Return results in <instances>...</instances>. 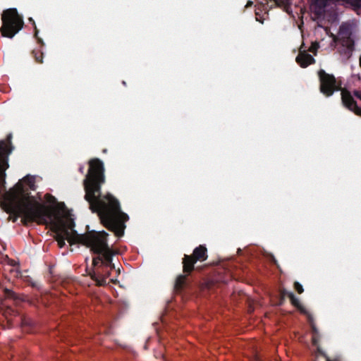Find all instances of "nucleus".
Listing matches in <instances>:
<instances>
[{
  "label": "nucleus",
  "instance_id": "obj_11",
  "mask_svg": "<svg viewBox=\"0 0 361 361\" xmlns=\"http://www.w3.org/2000/svg\"><path fill=\"white\" fill-rule=\"evenodd\" d=\"M185 274L178 275L174 283V290L177 293H180L186 287H188L189 284L188 276L190 274L184 273Z\"/></svg>",
  "mask_w": 361,
  "mask_h": 361
},
{
  "label": "nucleus",
  "instance_id": "obj_30",
  "mask_svg": "<svg viewBox=\"0 0 361 361\" xmlns=\"http://www.w3.org/2000/svg\"><path fill=\"white\" fill-rule=\"evenodd\" d=\"M11 264L12 266H15V265H16V262H15V261H13V260H11Z\"/></svg>",
  "mask_w": 361,
  "mask_h": 361
},
{
  "label": "nucleus",
  "instance_id": "obj_21",
  "mask_svg": "<svg viewBox=\"0 0 361 361\" xmlns=\"http://www.w3.org/2000/svg\"><path fill=\"white\" fill-rule=\"evenodd\" d=\"M29 21L32 22V25L34 26V30H35L34 36H35V37L37 39V42L39 43H40V44H42L43 45L44 44L43 40L38 37L39 30H38V29H37V27L36 26V24H35L34 20L32 18H29Z\"/></svg>",
  "mask_w": 361,
  "mask_h": 361
},
{
  "label": "nucleus",
  "instance_id": "obj_6",
  "mask_svg": "<svg viewBox=\"0 0 361 361\" xmlns=\"http://www.w3.org/2000/svg\"><path fill=\"white\" fill-rule=\"evenodd\" d=\"M54 233L55 240L60 247L65 245L66 240L71 245L78 244L76 235L78 233L74 229L75 227H49Z\"/></svg>",
  "mask_w": 361,
  "mask_h": 361
},
{
  "label": "nucleus",
  "instance_id": "obj_22",
  "mask_svg": "<svg viewBox=\"0 0 361 361\" xmlns=\"http://www.w3.org/2000/svg\"><path fill=\"white\" fill-rule=\"evenodd\" d=\"M19 322H20L23 326H32L33 321L29 318L19 317Z\"/></svg>",
  "mask_w": 361,
  "mask_h": 361
},
{
  "label": "nucleus",
  "instance_id": "obj_32",
  "mask_svg": "<svg viewBox=\"0 0 361 361\" xmlns=\"http://www.w3.org/2000/svg\"><path fill=\"white\" fill-rule=\"evenodd\" d=\"M360 66L361 67V56L360 57Z\"/></svg>",
  "mask_w": 361,
  "mask_h": 361
},
{
  "label": "nucleus",
  "instance_id": "obj_13",
  "mask_svg": "<svg viewBox=\"0 0 361 361\" xmlns=\"http://www.w3.org/2000/svg\"><path fill=\"white\" fill-rule=\"evenodd\" d=\"M12 272L14 273V276L16 277V278H23V281L28 283L29 285H30L32 288H37V289H39V286L37 283V282L36 281H34L32 280V279L29 276H22L21 275V273L18 271V270H12L11 271Z\"/></svg>",
  "mask_w": 361,
  "mask_h": 361
},
{
  "label": "nucleus",
  "instance_id": "obj_12",
  "mask_svg": "<svg viewBox=\"0 0 361 361\" xmlns=\"http://www.w3.org/2000/svg\"><path fill=\"white\" fill-rule=\"evenodd\" d=\"M338 35L343 42H350L353 45V42L351 40L352 31L349 25L342 24L339 27Z\"/></svg>",
  "mask_w": 361,
  "mask_h": 361
},
{
  "label": "nucleus",
  "instance_id": "obj_23",
  "mask_svg": "<svg viewBox=\"0 0 361 361\" xmlns=\"http://www.w3.org/2000/svg\"><path fill=\"white\" fill-rule=\"evenodd\" d=\"M308 322H309V323L310 324V326H311L312 335L313 334H317V335L318 334H319V331H318L317 328L316 327V325H315V324H314V322L313 321V318L310 315H309V317H308Z\"/></svg>",
  "mask_w": 361,
  "mask_h": 361
},
{
  "label": "nucleus",
  "instance_id": "obj_27",
  "mask_svg": "<svg viewBox=\"0 0 361 361\" xmlns=\"http://www.w3.org/2000/svg\"><path fill=\"white\" fill-rule=\"evenodd\" d=\"M326 361H340V358L334 357L333 359H330L329 357H326Z\"/></svg>",
  "mask_w": 361,
  "mask_h": 361
},
{
  "label": "nucleus",
  "instance_id": "obj_8",
  "mask_svg": "<svg viewBox=\"0 0 361 361\" xmlns=\"http://www.w3.org/2000/svg\"><path fill=\"white\" fill-rule=\"evenodd\" d=\"M116 252L111 247L100 253L101 256L103 257V258H102V269H113L115 268V266L113 263V256L116 255Z\"/></svg>",
  "mask_w": 361,
  "mask_h": 361
},
{
  "label": "nucleus",
  "instance_id": "obj_31",
  "mask_svg": "<svg viewBox=\"0 0 361 361\" xmlns=\"http://www.w3.org/2000/svg\"><path fill=\"white\" fill-rule=\"evenodd\" d=\"M314 49H315V48L312 47H311V48L310 49V51H314Z\"/></svg>",
  "mask_w": 361,
  "mask_h": 361
},
{
  "label": "nucleus",
  "instance_id": "obj_20",
  "mask_svg": "<svg viewBox=\"0 0 361 361\" xmlns=\"http://www.w3.org/2000/svg\"><path fill=\"white\" fill-rule=\"evenodd\" d=\"M4 292L5 293V295L7 298H12L15 300L20 299L19 296L15 292H13L12 290H10L8 288H5L4 290Z\"/></svg>",
  "mask_w": 361,
  "mask_h": 361
},
{
  "label": "nucleus",
  "instance_id": "obj_28",
  "mask_svg": "<svg viewBox=\"0 0 361 361\" xmlns=\"http://www.w3.org/2000/svg\"><path fill=\"white\" fill-rule=\"evenodd\" d=\"M84 169H85L84 166H80L79 167L78 171H79V172H80V173H82H82H84Z\"/></svg>",
  "mask_w": 361,
  "mask_h": 361
},
{
  "label": "nucleus",
  "instance_id": "obj_10",
  "mask_svg": "<svg viewBox=\"0 0 361 361\" xmlns=\"http://www.w3.org/2000/svg\"><path fill=\"white\" fill-rule=\"evenodd\" d=\"M296 62L302 68H307L308 66L315 63V59L306 51H300L295 59Z\"/></svg>",
  "mask_w": 361,
  "mask_h": 361
},
{
  "label": "nucleus",
  "instance_id": "obj_15",
  "mask_svg": "<svg viewBox=\"0 0 361 361\" xmlns=\"http://www.w3.org/2000/svg\"><path fill=\"white\" fill-rule=\"evenodd\" d=\"M22 180L28 185L30 190H35L36 189L35 178L34 176L27 175L22 179Z\"/></svg>",
  "mask_w": 361,
  "mask_h": 361
},
{
  "label": "nucleus",
  "instance_id": "obj_25",
  "mask_svg": "<svg viewBox=\"0 0 361 361\" xmlns=\"http://www.w3.org/2000/svg\"><path fill=\"white\" fill-rule=\"evenodd\" d=\"M319 339H320L319 334H318L317 335V334H313L312 336V345H314V346L319 345Z\"/></svg>",
  "mask_w": 361,
  "mask_h": 361
},
{
  "label": "nucleus",
  "instance_id": "obj_19",
  "mask_svg": "<svg viewBox=\"0 0 361 361\" xmlns=\"http://www.w3.org/2000/svg\"><path fill=\"white\" fill-rule=\"evenodd\" d=\"M114 233L115 235L121 238L124 235V229L126 227H106Z\"/></svg>",
  "mask_w": 361,
  "mask_h": 361
},
{
  "label": "nucleus",
  "instance_id": "obj_29",
  "mask_svg": "<svg viewBox=\"0 0 361 361\" xmlns=\"http://www.w3.org/2000/svg\"><path fill=\"white\" fill-rule=\"evenodd\" d=\"M11 312L13 313V314H15V315L16 314V312L15 311H13V310H8L6 312V314H7V313H9V314H10Z\"/></svg>",
  "mask_w": 361,
  "mask_h": 361
},
{
  "label": "nucleus",
  "instance_id": "obj_1",
  "mask_svg": "<svg viewBox=\"0 0 361 361\" xmlns=\"http://www.w3.org/2000/svg\"><path fill=\"white\" fill-rule=\"evenodd\" d=\"M44 200L47 203L30 197L19 181L1 204L13 222L20 217L25 225L36 223L43 226H75V215L64 202H58L49 193L45 194Z\"/></svg>",
  "mask_w": 361,
  "mask_h": 361
},
{
  "label": "nucleus",
  "instance_id": "obj_16",
  "mask_svg": "<svg viewBox=\"0 0 361 361\" xmlns=\"http://www.w3.org/2000/svg\"><path fill=\"white\" fill-rule=\"evenodd\" d=\"M291 292L288 291L285 288H281L279 290V298L278 302V305L281 306L283 305L286 298L288 297V294H290Z\"/></svg>",
  "mask_w": 361,
  "mask_h": 361
},
{
  "label": "nucleus",
  "instance_id": "obj_24",
  "mask_svg": "<svg viewBox=\"0 0 361 361\" xmlns=\"http://www.w3.org/2000/svg\"><path fill=\"white\" fill-rule=\"evenodd\" d=\"M294 289L299 293L301 294L304 292L302 286L298 281H295L293 284Z\"/></svg>",
  "mask_w": 361,
  "mask_h": 361
},
{
  "label": "nucleus",
  "instance_id": "obj_26",
  "mask_svg": "<svg viewBox=\"0 0 361 361\" xmlns=\"http://www.w3.org/2000/svg\"><path fill=\"white\" fill-rule=\"evenodd\" d=\"M317 351L320 355L324 357L325 359H326V357H328L327 355L321 349V348L319 345L317 346Z\"/></svg>",
  "mask_w": 361,
  "mask_h": 361
},
{
  "label": "nucleus",
  "instance_id": "obj_18",
  "mask_svg": "<svg viewBox=\"0 0 361 361\" xmlns=\"http://www.w3.org/2000/svg\"><path fill=\"white\" fill-rule=\"evenodd\" d=\"M97 257H94L93 259H92V266L94 267H97V271H99V269H102V258H103L102 256H101L100 254H97Z\"/></svg>",
  "mask_w": 361,
  "mask_h": 361
},
{
  "label": "nucleus",
  "instance_id": "obj_3",
  "mask_svg": "<svg viewBox=\"0 0 361 361\" xmlns=\"http://www.w3.org/2000/svg\"><path fill=\"white\" fill-rule=\"evenodd\" d=\"M86 228L84 233L76 235L78 244L89 248L93 254H100L110 247L108 244V233L104 231H90V227Z\"/></svg>",
  "mask_w": 361,
  "mask_h": 361
},
{
  "label": "nucleus",
  "instance_id": "obj_14",
  "mask_svg": "<svg viewBox=\"0 0 361 361\" xmlns=\"http://www.w3.org/2000/svg\"><path fill=\"white\" fill-rule=\"evenodd\" d=\"M288 298L290 300L291 304L294 307H295L301 313H306L305 308L302 305L299 299L297 298L292 292L290 294H288Z\"/></svg>",
  "mask_w": 361,
  "mask_h": 361
},
{
  "label": "nucleus",
  "instance_id": "obj_5",
  "mask_svg": "<svg viewBox=\"0 0 361 361\" xmlns=\"http://www.w3.org/2000/svg\"><path fill=\"white\" fill-rule=\"evenodd\" d=\"M207 257V249L203 245H200L195 247L192 255H185L182 262L183 273L191 274L195 269V264L198 261H205Z\"/></svg>",
  "mask_w": 361,
  "mask_h": 361
},
{
  "label": "nucleus",
  "instance_id": "obj_7",
  "mask_svg": "<svg viewBox=\"0 0 361 361\" xmlns=\"http://www.w3.org/2000/svg\"><path fill=\"white\" fill-rule=\"evenodd\" d=\"M318 76L320 82V92L325 96L330 97L335 91L340 90V87L336 85L334 75L326 73L323 69H320L318 71Z\"/></svg>",
  "mask_w": 361,
  "mask_h": 361
},
{
  "label": "nucleus",
  "instance_id": "obj_4",
  "mask_svg": "<svg viewBox=\"0 0 361 361\" xmlns=\"http://www.w3.org/2000/svg\"><path fill=\"white\" fill-rule=\"evenodd\" d=\"M2 25L0 28L1 35L13 38L24 25L23 17L18 14L16 8H8L1 15Z\"/></svg>",
  "mask_w": 361,
  "mask_h": 361
},
{
  "label": "nucleus",
  "instance_id": "obj_17",
  "mask_svg": "<svg viewBox=\"0 0 361 361\" xmlns=\"http://www.w3.org/2000/svg\"><path fill=\"white\" fill-rule=\"evenodd\" d=\"M31 54L37 63H42L43 62V53L41 50L34 49L32 51Z\"/></svg>",
  "mask_w": 361,
  "mask_h": 361
},
{
  "label": "nucleus",
  "instance_id": "obj_2",
  "mask_svg": "<svg viewBox=\"0 0 361 361\" xmlns=\"http://www.w3.org/2000/svg\"><path fill=\"white\" fill-rule=\"evenodd\" d=\"M89 169L83 180L84 198L93 213H97L102 226H125L129 220L121 211L118 200L111 194L102 195V185L105 183L104 166L98 158L88 161Z\"/></svg>",
  "mask_w": 361,
  "mask_h": 361
},
{
  "label": "nucleus",
  "instance_id": "obj_9",
  "mask_svg": "<svg viewBox=\"0 0 361 361\" xmlns=\"http://www.w3.org/2000/svg\"><path fill=\"white\" fill-rule=\"evenodd\" d=\"M110 274V270L108 269H104L101 271H98L97 272L93 271L92 273H90L91 279L96 282L98 286H104L106 284V280Z\"/></svg>",
  "mask_w": 361,
  "mask_h": 361
}]
</instances>
